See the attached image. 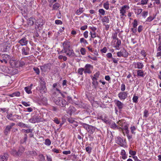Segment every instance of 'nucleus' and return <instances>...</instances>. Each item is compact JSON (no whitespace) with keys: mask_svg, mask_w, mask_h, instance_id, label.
<instances>
[{"mask_svg":"<svg viewBox=\"0 0 161 161\" xmlns=\"http://www.w3.org/2000/svg\"><path fill=\"white\" fill-rule=\"evenodd\" d=\"M63 47L64 51V53L67 56L72 57L74 56L75 53L73 50L70 48V44L69 42L65 41L63 43Z\"/></svg>","mask_w":161,"mask_h":161,"instance_id":"f257e3e1","label":"nucleus"},{"mask_svg":"<svg viewBox=\"0 0 161 161\" xmlns=\"http://www.w3.org/2000/svg\"><path fill=\"white\" fill-rule=\"evenodd\" d=\"M52 99L56 104L61 107H65L66 105H68V103L65 99L61 97H53Z\"/></svg>","mask_w":161,"mask_h":161,"instance_id":"f03ea898","label":"nucleus"},{"mask_svg":"<svg viewBox=\"0 0 161 161\" xmlns=\"http://www.w3.org/2000/svg\"><path fill=\"white\" fill-rule=\"evenodd\" d=\"M40 81V85L36 88V90L41 93H45L47 92L46 83L43 79L41 78Z\"/></svg>","mask_w":161,"mask_h":161,"instance_id":"7ed1b4c3","label":"nucleus"},{"mask_svg":"<svg viewBox=\"0 0 161 161\" xmlns=\"http://www.w3.org/2000/svg\"><path fill=\"white\" fill-rule=\"evenodd\" d=\"M29 121L31 123H36L42 121V119L39 116L35 115L31 119H29Z\"/></svg>","mask_w":161,"mask_h":161,"instance_id":"20e7f679","label":"nucleus"},{"mask_svg":"<svg viewBox=\"0 0 161 161\" xmlns=\"http://www.w3.org/2000/svg\"><path fill=\"white\" fill-rule=\"evenodd\" d=\"M10 59V56L8 54H3L0 56V61L1 63H7V61Z\"/></svg>","mask_w":161,"mask_h":161,"instance_id":"39448f33","label":"nucleus"},{"mask_svg":"<svg viewBox=\"0 0 161 161\" xmlns=\"http://www.w3.org/2000/svg\"><path fill=\"white\" fill-rule=\"evenodd\" d=\"M128 53L123 48L119 52L117 53V55L119 57H123L124 58H126L128 56Z\"/></svg>","mask_w":161,"mask_h":161,"instance_id":"423d86ee","label":"nucleus"},{"mask_svg":"<svg viewBox=\"0 0 161 161\" xmlns=\"http://www.w3.org/2000/svg\"><path fill=\"white\" fill-rule=\"evenodd\" d=\"M15 125V124L14 123H11L9 124V125L6 126L4 131V134L6 135H7L8 133L10 132V130Z\"/></svg>","mask_w":161,"mask_h":161,"instance_id":"0eeeda50","label":"nucleus"},{"mask_svg":"<svg viewBox=\"0 0 161 161\" xmlns=\"http://www.w3.org/2000/svg\"><path fill=\"white\" fill-rule=\"evenodd\" d=\"M93 69V66L90 64H87L86 65L84 68V73L85 74H90L92 73L91 70Z\"/></svg>","mask_w":161,"mask_h":161,"instance_id":"6e6552de","label":"nucleus"},{"mask_svg":"<svg viewBox=\"0 0 161 161\" xmlns=\"http://www.w3.org/2000/svg\"><path fill=\"white\" fill-rule=\"evenodd\" d=\"M132 65L135 68L140 69H142L144 67V65L142 62H133Z\"/></svg>","mask_w":161,"mask_h":161,"instance_id":"1a4fd4ad","label":"nucleus"},{"mask_svg":"<svg viewBox=\"0 0 161 161\" xmlns=\"http://www.w3.org/2000/svg\"><path fill=\"white\" fill-rule=\"evenodd\" d=\"M41 69L42 71L46 72L49 71L51 69L50 64H45L43 66H40Z\"/></svg>","mask_w":161,"mask_h":161,"instance_id":"9d476101","label":"nucleus"},{"mask_svg":"<svg viewBox=\"0 0 161 161\" xmlns=\"http://www.w3.org/2000/svg\"><path fill=\"white\" fill-rule=\"evenodd\" d=\"M28 40L27 38L26 37H23L21 39H20L18 42V43H19L21 46H25L28 43Z\"/></svg>","mask_w":161,"mask_h":161,"instance_id":"9b49d317","label":"nucleus"},{"mask_svg":"<svg viewBox=\"0 0 161 161\" xmlns=\"http://www.w3.org/2000/svg\"><path fill=\"white\" fill-rule=\"evenodd\" d=\"M118 96L121 100H124L127 97V92H121L118 94Z\"/></svg>","mask_w":161,"mask_h":161,"instance_id":"f8f14e48","label":"nucleus"},{"mask_svg":"<svg viewBox=\"0 0 161 161\" xmlns=\"http://www.w3.org/2000/svg\"><path fill=\"white\" fill-rule=\"evenodd\" d=\"M22 54L23 55H27L30 54V48L27 47H23L21 50Z\"/></svg>","mask_w":161,"mask_h":161,"instance_id":"ddd939ff","label":"nucleus"},{"mask_svg":"<svg viewBox=\"0 0 161 161\" xmlns=\"http://www.w3.org/2000/svg\"><path fill=\"white\" fill-rule=\"evenodd\" d=\"M115 104L118 107L119 110L121 111L124 106V104L120 101L118 100H115Z\"/></svg>","mask_w":161,"mask_h":161,"instance_id":"4468645a","label":"nucleus"},{"mask_svg":"<svg viewBox=\"0 0 161 161\" xmlns=\"http://www.w3.org/2000/svg\"><path fill=\"white\" fill-rule=\"evenodd\" d=\"M127 8L128 9L129 8V7L126 5L123 6L121 9L120 10V13L121 14V15L124 16L125 15V14L126 13V10L125 9Z\"/></svg>","mask_w":161,"mask_h":161,"instance_id":"2eb2a0df","label":"nucleus"},{"mask_svg":"<svg viewBox=\"0 0 161 161\" xmlns=\"http://www.w3.org/2000/svg\"><path fill=\"white\" fill-rule=\"evenodd\" d=\"M116 143L120 146L123 147L124 146L123 140L119 137H118L116 139Z\"/></svg>","mask_w":161,"mask_h":161,"instance_id":"dca6fc26","label":"nucleus"},{"mask_svg":"<svg viewBox=\"0 0 161 161\" xmlns=\"http://www.w3.org/2000/svg\"><path fill=\"white\" fill-rule=\"evenodd\" d=\"M35 24L38 27H41L43 25L44 23L43 20L41 19H38L36 21Z\"/></svg>","mask_w":161,"mask_h":161,"instance_id":"f3484780","label":"nucleus"},{"mask_svg":"<svg viewBox=\"0 0 161 161\" xmlns=\"http://www.w3.org/2000/svg\"><path fill=\"white\" fill-rule=\"evenodd\" d=\"M137 72V76L139 77H143L145 76V74L143 71L141 69H137L136 70Z\"/></svg>","mask_w":161,"mask_h":161,"instance_id":"a211bd4d","label":"nucleus"},{"mask_svg":"<svg viewBox=\"0 0 161 161\" xmlns=\"http://www.w3.org/2000/svg\"><path fill=\"white\" fill-rule=\"evenodd\" d=\"M96 129H97L96 127L90 125L88 128L87 131L90 134H93L94 132Z\"/></svg>","mask_w":161,"mask_h":161,"instance_id":"6ab92c4d","label":"nucleus"},{"mask_svg":"<svg viewBox=\"0 0 161 161\" xmlns=\"http://www.w3.org/2000/svg\"><path fill=\"white\" fill-rule=\"evenodd\" d=\"M8 158V154L6 153H4L3 155L0 156V161H6Z\"/></svg>","mask_w":161,"mask_h":161,"instance_id":"aec40b11","label":"nucleus"},{"mask_svg":"<svg viewBox=\"0 0 161 161\" xmlns=\"http://www.w3.org/2000/svg\"><path fill=\"white\" fill-rule=\"evenodd\" d=\"M92 84L93 86V87L95 89H97V86L98 85V83L97 81V79L92 78Z\"/></svg>","mask_w":161,"mask_h":161,"instance_id":"412c9836","label":"nucleus"},{"mask_svg":"<svg viewBox=\"0 0 161 161\" xmlns=\"http://www.w3.org/2000/svg\"><path fill=\"white\" fill-rule=\"evenodd\" d=\"M35 19L33 17H30L27 20V24L30 25H33L35 21Z\"/></svg>","mask_w":161,"mask_h":161,"instance_id":"4be33fe9","label":"nucleus"},{"mask_svg":"<svg viewBox=\"0 0 161 161\" xmlns=\"http://www.w3.org/2000/svg\"><path fill=\"white\" fill-rule=\"evenodd\" d=\"M76 109L73 106H70L68 108V113L71 115L74 113Z\"/></svg>","mask_w":161,"mask_h":161,"instance_id":"5701e85b","label":"nucleus"},{"mask_svg":"<svg viewBox=\"0 0 161 161\" xmlns=\"http://www.w3.org/2000/svg\"><path fill=\"white\" fill-rule=\"evenodd\" d=\"M9 44L8 43H7L4 44L3 50H2L3 52H7L10 50V47L8 46Z\"/></svg>","mask_w":161,"mask_h":161,"instance_id":"b1692460","label":"nucleus"},{"mask_svg":"<svg viewBox=\"0 0 161 161\" xmlns=\"http://www.w3.org/2000/svg\"><path fill=\"white\" fill-rule=\"evenodd\" d=\"M25 148L22 146H20L19 147L18 152L19 156H20L22 153L24 152L25 151Z\"/></svg>","mask_w":161,"mask_h":161,"instance_id":"393cba45","label":"nucleus"},{"mask_svg":"<svg viewBox=\"0 0 161 161\" xmlns=\"http://www.w3.org/2000/svg\"><path fill=\"white\" fill-rule=\"evenodd\" d=\"M52 5V10H57L60 6V4L57 3H55Z\"/></svg>","mask_w":161,"mask_h":161,"instance_id":"a878e982","label":"nucleus"},{"mask_svg":"<svg viewBox=\"0 0 161 161\" xmlns=\"http://www.w3.org/2000/svg\"><path fill=\"white\" fill-rule=\"evenodd\" d=\"M10 153L12 155H13L14 156H19V155L18 153V152L14 148H13V149H12L10 151Z\"/></svg>","mask_w":161,"mask_h":161,"instance_id":"bb28decb","label":"nucleus"},{"mask_svg":"<svg viewBox=\"0 0 161 161\" xmlns=\"http://www.w3.org/2000/svg\"><path fill=\"white\" fill-rule=\"evenodd\" d=\"M31 87L30 86H27L25 88V91L28 94L32 93V92L31 91Z\"/></svg>","mask_w":161,"mask_h":161,"instance_id":"cd10ccee","label":"nucleus"},{"mask_svg":"<svg viewBox=\"0 0 161 161\" xmlns=\"http://www.w3.org/2000/svg\"><path fill=\"white\" fill-rule=\"evenodd\" d=\"M17 125L22 128H29V126L27 125L24 124L22 122H19L17 124Z\"/></svg>","mask_w":161,"mask_h":161,"instance_id":"c85d7f7f","label":"nucleus"},{"mask_svg":"<svg viewBox=\"0 0 161 161\" xmlns=\"http://www.w3.org/2000/svg\"><path fill=\"white\" fill-rule=\"evenodd\" d=\"M20 95V93L19 92H16L10 94L9 96L11 97H13L15 96L19 97Z\"/></svg>","mask_w":161,"mask_h":161,"instance_id":"c756f323","label":"nucleus"},{"mask_svg":"<svg viewBox=\"0 0 161 161\" xmlns=\"http://www.w3.org/2000/svg\"><path fill=\"white\" fill-rule=\"evenodd\" d=\"M102 21L103 23H105V22L108 23H109V19L108 16H105L104 17L103 19H102Z\"/></svg>","mask_w":161,"mask_h":161,"instance_id":"7c9ffc66","label":"nucleus"},{"mask_svg":"<svg viewBox=\"0 0 161 161\" xmlns=\"http://www.w3.org/2000/svg\"><path fill=\"white\" fill-rule=\"evenodd\" d=\"M110 128H112L114 129H118V126L116 125V124H115V122H113L110 124Z\"/></svg>","mask_w":161,"mask_h":161,"instance_id":"2f4dec72","label":"nucleus"},{"mask_svg":"<svg viewBox=\"0 0 161 161\" xmlns=\"http://www.w3.org/2000/svg\"><path fill=\"white\" fill-rule=\"evenodd\" d=\"M27 135L26 134H25L24 135V137L23 139H21L20 141V143L21 144H24L25 143L27 140Z\"/></svg>","mask_w":161,"mask_h":161,"instance_id":"473e14b6","label":"nucleus"},{"mask_svg":"<svg viewBox=\"0 0 161 161\" xmlns=\"http://www.w3.org/2000/svg\"><path fill=\"white\" fill-rule=\"evenodd\" d=\"M13 116L12 114H8V113L6 117L7 119L11 121H15V119H13L12 118Z\"/></svg>","mask_w":161,"mask_h":161,"instance_id":"72a5a7b5","label":"nucleus"},{"mask_svg":"<svg viewBox=\"0 0 161 161\" xmlns=\"http://www.w3.org/2000/svg\"><path fill=\"white\" fill-rule=\"evenodd\" d=\"M39 158L38 160L39 161H45V158L44 156L42 154H39L38 156Z\"/></svg>","mask_w":161,"mask_h":161,"instance_id":"f704fd0d","label":"nucleus"},{"mask_svg":"<svg viewBox=\"0 0 161 161\" xmlns=\"http://www.w3.org/2000/svg\"><path fill=\"white\" fill-rule=\"evenodd\" d=\"M117 42L115 44V47L117 48L118 49V48H119V46L121 44V41L120 40H119V39H117Z\"/></svg>","mask_w":161,"mask_h":161,"instance_id":"c9c22d12","label":"nucleus"},{"mask_svg":"<svg viewBox=\"0 0 161 161\" xmlns=\"http://www.w3.org/2000/svg\"><path fill=\"white\" fill-rule=\"evenodd\" d=\"M138 97L137 96H136L135 94H134L132 98L133 102L137 103L138 102Z\"/></svg>","mask_w":161,"mask_h":161,"instance_id":"e433bc0d","label":"nucleus"},{"mask_svg":"<svg viewBox=\"0 0 161 161\" xmlns=\"http://www.w3.org/2000/svg\"><path fill=\"white\" fill-rule=\"evenodd\" d=\"M47 99L45 97H43L41 100V102L44 105H46L47 104Z\"/></svg>","mask_w":161,"mask_h":161,"instance_id":"4c0bfd02","label":"nucleus"},{"mask_svg":"<svg viewBox=\"0 0 161 161\" xmlns=\"http://www.w3.org/2000/svg\"><path fill=\"white\" fill-rule=\"evenodd\" d=\"M100 75L99 72H97L93 76H91V78L92 79V78H95L97 79V78L99 77Z\"/></svg>","mask_w":161,"mask_h":161,"instance_id":"58836bf2","label":"nucleus"},{"mask_svg":"<svg viewBox=\"0 0 161 161\" xmlns=\"http://www.w3.org/2000/svg\"><path fill=\"white\" fill-rule=\"evenodd\" d=\"M104 8L106 10H108L109 8V3L107 1L104 3L103 4Z\"/></svg>","mask_w":161,"mask_h":161,"instance_id":"ea45409f","label":"nucleus"},{"mask_svg":"<svg viewBox=\"0 0 161 161\" xmlns=\"http://www.w3.org/2000/svg\"><path fill=\"white\" fill-rule=\"evenodd\" d=\"M99 14L104 15L105 14V11L103 9H100L98 10Z\"/></svg>","mask_w":161,"mask_h":161,"instance_id":"a19ab883","label":"nucleus"},{"mask_svg":"<svg viewBox=\"0 0 161 161\" xmlns=\"http://www.w3.org/2000/svg\"><path fill=\"white\" fill-rule=\"evenodd\" d=\"M51 142L50 140L49 139H47L45 140V144L47 146H50L51 144Z\"/></svg>","mask_w":161,"mask_h":161,"instance_id":"79ce46f5","label":"nucleus"},{"mask_svg":"<svg viewBox=\"0 0 161 161\" xmlns=\"http://www.w3.org/2000/svg\"><path fill=\"white\" fill-rule=\"evenodd\" d=\"M28 153L32 156H35L37 155V153L35 151H29Z\"/></svg>","mask_w":161,"mask_h":161,"instance_id":"37998d69","label":"nucleus"},{"mask_svg":"<svg viewBox=\"0 0 161 161\" xmlns=\"http://www.w3.org/2000/svg\"><path fill=\"white\" fill-rule=\"evenodd\" d=\"M155 16L156 15H155L153 17H152L151 16L147 18L146 21L151 22L155 18Z\"/></svg>","mask_w":161,"mask_h":161,"instance_id":"c03bdc74","label":"nucleus"},{"mask_svg":"<svg viewBox=\"0 0 161 161\" xmlns=\"http://www.w3.org/2000/svg\"><path fill=\"white\" fill-rule=\"evenodd\" d=\"M33 70L36 73V75H39L40 74V71L39 69L38 68L36 67H35L33 68Z\"/></svg>","mask_w":161,"mask_h":161,"instance_id":"a18cd8bd","label":"nucleus"},{"mask_svg":"<svg viewBox=\"0 0 161 161\" xmlns=\"http://www.w3.org/2000/svg\"><path fill=\"white\" fill-rule=\"evenodd\" d=\"M48 1L49 3V7H51L53 3L56 2L57 1V0H48Z\"/></svg>","mask_w":161,"mask_h":161,"instance_id":"49530a36","label":"nucleus"},{"mask_svg":"<svg viewBox=\"0 0 161 161\" xmlns=\"http://www.w3.org/2000/svg\"><path fill=\"white\" fill-rule=\"evenodd\" d=\"M84 71V68H80L78 70V73L80 75H82L83 74V71Z\"/></svg>","mask_w":161,"mask_h":161,"instance_id":"de8ad7c7","label":"nucleus"},{"mask_svg":"<svg viewBox=\"0 0 161 161\" xmlns=\"http://www.w3.org/2000/svg\"><path fill=\"white\" fill-rule=\"evenodd\" d=\"M80 52L82 55H85L86 54V49L83 47L81 48L80 49Z\"/></svg>","mask_w":161,"mask_h":161,"instance_id":"09e8293b","label":"nucleus"},{"mask_svg":"<svg viewBox=\"0 0 161 161\" xmlns=\"http://www.w3.org/2000/svg\"><path fill=\"white\" fill-rule=\"evenodd\" d=\"M83 8H80L76 12V14L77 15H79L83 12Z\"/></svg>","mask_w":161,"mask_h":161,"instance_id":"8fccbe9b","label":"nucleus"},{"mask_svg":"<svg viewBox=\"0 0 161 161\" xmlns=\"http://www.w3.org/2000/svg\"><path fill=\"white\" fill-rule=\"evenodd\" d=\"M144 115L143 116L145 118H147L148 115H149V113H148V111L147 110V109H145L144 111Z\"/></svg>","mask_w":161,"mask_h":161,"instance_id":"3c124183","label":"nucleus"},{"mask_svg":"<svg viewBox=\"0 0 161 161\" xmlns=\"http://www.w3.org/2000/svg\"><path fill=\"white\" fill-rule=\"evenodd\" d=\"M10 63L12 65H15V63H16V61L15 60V59H11V58L10 57V59L9 60Z\"/></svg>","mask_w":161,"mask_h":161,"instance_id":"603ef678","label":"nucleus"},{"mask_svg":"<svg viewBox=\"0 0 161 161\" xmlns=\"http://www.w3.org/2000/svg\"><path fill=\"white\" fill-rule=\"evenodd\" d=\"M68 121L70 123H76L77 124V122L76 121L74 120L73 118H68Z\"/></svg>","mask_w":161,"mask_h":161,"instance_id":"864d4df0","label":"nucleus"},{"mask_svg":"<svg viewBox=\"0 0 161 161\" xmlns=\"http://www.w3.org/2000/svg\"><path fill=\"white\" fill-rule=\"evenodd\" d=\"M136 128L134 126L131 127H130L131 133L133 134H135L136 133L134 132V131L136 130Z\"/></svg>","mask_w":161,"mask_h":161,"instance_id":"5fc2aeb1","label":"nucleus"},{"mask_svg":"<svg viewBox=\"0 0 161 161\" xmlns=\"http://www.w3.org/2000/svg\"><path fill=\"white\" fill-rule=\"evenodd\" d=\"M147 14H148V12L147 11H144L142 12V16L143 17L145 18L146 17V16L147 15Z\"/></svg>","mask_w":161,"mask_h":161,"instance_id":"6e6d98bb","label":"nucleus"},{"mask_svg":"<svg viewBox=\"0 0 161 161\" xmlns=\"http://www.w3.org/2000/svg\"><path fill=\"white\" fill-rule=\"evenodd\" d=\"M86 150L88 153H90L91 152L92 148L89 146L87 147L86 148Z\"/></svg>","mask_w":161,"mask_h":161,"instance_id":"4d7b16f0","label":"nucleus"},{"mask_svg":"<svg viewBox=\"0 0 161 161\" xmlns=\"http://www.w3.org/2000/svg\"><path fill=\"white\" fill-rule=\"evenodd\" d=\"M29 102H28L27 103L24 101H22V104L26 107L29 106L30 105L29 104Z\"/></svg>","mask_w":161,"mask_h":161,"instance_id":"13d9d810","label":"nucleus"},{"mask_svg":"<svg viewBox=\"0 0 161 161\" xmlns=\"http://www.w3.org/2000/svg\"><path fill=\"white\" fill-rule=\"evenodd\" d=\"M148 1V0H142L141 2L142 3V5H146Z\"/></svg>","mask_w":161,"mask_h":161,"instance_id":"bf43d9fd","label":"nucleus"},{"mask_svg":"<svg viewBox=\"0 0 161 161\" xmlns=\"http://www.w3.org/2000/svg\"><path fill=\"white\" fill-rule=\"evenodd\" d=\"M136 152L135 151H133L131 150L129 151V154L131 155L134 156L136 154Z\"/></svg>","mask_w":161,"mask_h":161,"instance_id":"052dcab7","label":"nucleus"},{"mask_svg":"<svg viewBox=\"0 0 161 161\" xmlns=\"http://www.w3.org/2000/svg\"><path fill=\"white\" fill-rule=\"evenodd\" d=\"M138 25L137 21L136 19H134V20L133 26L134 28H136Z\"/></svg>","mask_w":161,"mask_h":161,"instance_id":"680f3d73","label":"nucleus"},{"mask_svg":"<svg viewBox=\"0 0 161 161\" xmlns=\"http://www.w3.org/2000/svg\"><path fill=\"white\" fill-rule=\"evenodd\" d=\"M125 89V85L124 84H122L121 86V90L123 92L124 91Z\"/></svg>","mask_w":161,"mask_h":161,"instance_id":"e2e57ef3","label":"nucleus"},{"mask_svg":"<svg viewBox=\"0 0 161 161\" xmlns=\"http://www.w3.org/2000/svg\"><path fill=\"white\" fill-rule=\"evenodd\" d=\"M33 131V130L31 129H29L27 130H24V132L26 133H31Z\"/></svg>","mask_w":161,"mask_h":161,"instance_id":"0e129e2a","label":"nucleus"},{"mask_svg":"<svg viewBox=\"0 0 161 161\" xmlns=\"http://www.w3.org/2000/svg\"><path fill=\"white\" fill-rule=\"evenodd\" d=\"M90 125H89L84 124L83 125V127L87 131Z\"/></svg>","mask_w":161,"mask_h":161,"instance_id":"69168bd1","label":"nucleus"},{"mask_svg":"<svg viewBox=\"0 0 161 161\" xmlns=\"http://www.w3.org/2000/svg\"><path fill=\"white\" fill-rule=\"evenodd\" d=\"M55 23L57 25H61L62 24V21L59 20H56L55 21Z\"/></svg>","mask_w":161,"mask_h":161,"instance_id":"338daca9","label":"nucleus"},{"mask_svg":"<svg viewBox=\"0 0 161 161\" xmlns=\"http://www.w3.org/2000/svg\"><path fill=\"white\" fill-rule=\"evenodd\" d=\"M158 47L157 49L158 51H161V41L159 42V43L158 44Z\"/></svg>","mask_w":161,"mask_h":161,"instance_id":"774afa93","label":"nucleus"}]
</instances>
